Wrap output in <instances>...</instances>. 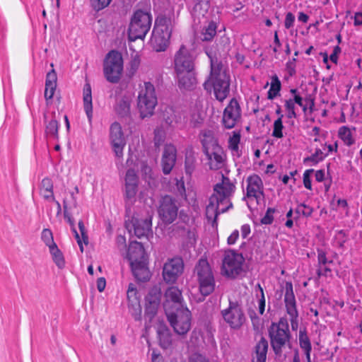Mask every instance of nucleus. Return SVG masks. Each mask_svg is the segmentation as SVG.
Returning <instances> with one entry per match:
<instances>
[{
    "label": "nucleus",
    "instance_id": "obj_1",
    "mask_svg": "<svg viewBox=\"0 0 362 362\" xmlns=\"http://www.w3.org/2000/svg\"><path fill=\"white\" fill-rule=\"evenodd\" d=\"M221 177V182L214 185V193L209 197L206 207V216L209 221H212L213 226L217 225L218 215L233 207L229 198L234 193L235 186L228 177L222 174Z\"/></svg>",
    "mask_w": 362,
    "mask_h": 362
},
{
    "label": "nucleus",
    "instance_id": "obj_2",
    "mask_svg": "<svg viewBox=\"0 0 362 362\" xmlns=\"http://www.w3.org/2000/svg\"><path fill=\"white\" fill-rule=\"evenodd\" d=\"M204 50L210 59L211 71L208 80L203 84L204 88L206 90L213 88L216 100L222 102L230 93V75L223 69L222 62L217 59L211 49L205 47Z\"/></svg>",
    "mask_w": 362,
    "mask_h": 362
},
{
    "label": "nucleus",
    "instance_id": "obj_3",
    "mask_svg": "<svg viewBox=\"0 0 362 362\" xmlns=\"http://www.w3.org/2000/svg\"><path fill=\"white\" fill-rule=\"evenodd\" d=\"M271 348L276 360H285L292 352V334L286 317H282L277 322H272L268 327Z\"/></svg>",
    "mask_w": 362,
    "mask_h": 362
},
{
    "label": "nucleus",
    "instance_id": "obj_4",
    "mask_svg": "<svg viewBox=\"0 0 362 362\" xmlns=\"http://www.w3.org/2000/svg\"><path fill=\"white\" fill-rule=\"evenodd\" d=\"M152 23L151 15L142 10L136 11L132 18L128 28V35L130 41L144 39L149 31Z\"/></svg>",
    "mask_w": 362,
    "mask_h": 362
},
{
    "label": "nucleus",
    "instance_id": "obj_5",
    "mask_svg": "<svg viewBox=\"0 0 362 362\" xmlns=\"http://www.w3.org/2000/svg\"><path fill=\"white\" fill-rule=\"evenodd\" d=\"M245 257L242 253L234 250H227L224 252L222 262V274L226 277L235 279L243 272Z\"/></svg>",
    "mask_w": 362,
    "mask_h": 362
},
{
    "label": "nucleus",
    "instance_id": "obj_6",
    "mask_svg": "<svg viewBox=\"0 0 362 362\" xmlns=\"http://www.w3.org/2000/svg\"><path fill=\"white\" fill-rule=\"evenodd\" d=\"M199 288L204 296L210 295L215 288V280L211 267L206 259H200L195 267Z\"/></svg>",
    "mask_w": 362,
    "mask_h": 362
},
{
    "label": "nucleus",
    "instance_id": "obj_7",
    "mask_svg": "<svg viewBox=\"0 0 362 362\" xmlns=\"http://www.w3.org/2000/svg\"><path fill=\"white\" fill-rule=\"evenodd\" d=\"M104 75L107 81L112 83L119 82L123 71L122 54L117 50H111L106 55L103 64Z\"/></svg>",
    "mask_w": 362,
    "mask_h": 362
},
{
    "label": "nucleus",
    "instance_id": "obj_8",
    "mask_svg": "<svg viewBox=\"0 0 362 362\" xmlns=\"http://www.w3.org/2000/svg\"><path fill=\"white\" fill-rule=\"evenodd\" d=\"M174 332L179 335H185L191 328L192 313L185 308L165 313Z\"/></svg>",
    "mask_w": 362,
    "mask_h": 362
},
{
    "label": "nucleus",
    "instance_id": "obj_9",
    "mask_svg": "<svg viewBox=\"0 0 362 362\" xmlns=\"http://www.w3.org/2000/svg\"><path fill=\"white\" fill-rule=\"evenodd\" d=\"M156 105L157 98L153 86L150 82L145 83V88L141 90L138 96L137 106L140 117L144 119L152 116Z\"/></svg>",
    "mask_w": 362,
    "mask_h": 362
},
{
    "label": "nucleus",
    "instance_id": "obj_10",
    "mask_svg": "<svg viewBox=\"0 0 362 362\" xmlns=\"http://www.w3.org/2000/svg\"><path fill=\"white\" fill-rule=\"evenodd\" d=\"M283 291H284L285 308L287 314L289 315L291 329L293 331H296L298 328L299 313L291 281H286L285 285L282 286L279 298H281Z\"/></svg>",
    "mask_w": 362,
    "mask_h": 362
},
{
    "label": "nucleus",
    "instance_id": "obj_11",
    "mask_svg": "<svg viewBox=\"0 0 362 362\" xmlns=\"http://www.w3.org/2000/svg\"><path fill=\"white\" fill-rule=\"evenodd\" d=\"M221 313L224 321L233 329H239L246 320L243 308L238 301L229 300L228 307L222 310Z\"/></svg>",
    "mask_w": 362,
    "mask_h": 362
},
{
    "label": "nucleus",
    "instance_id": "obj_12",
    "mask_svg": "<svg viewBox=\"0 0 362 362\" xmlns=\"http://www.w3.org/2000/svg\"><path fill=\"white\" fill-rule=\"evenodd\" d=\"M178 210L177 201L170 195H165L160 201L158 214L165 225H170L177 218Z\"/></svg>",
    "mask_w": 362,
    "mask_h": 362
},
{
    "label": "nucleus",
    "instance_id": "obj_13",
    "mask_svg": "<svg viewBox=\"0 0 362 362\" xmlns=\"http://www.w3.org/2000/svg\"><path fill=\"white\" fill-rule=\"evenodd\" d=\"M185 264L183 259L175 256L168 259L163 264L162 276L163 281L168 284H174L184 272Z\"/></svg>",
    "mask_w": 362,
    "mask_h": 362
},
{
    "label": "nucleus",
    "instance_id": "obj_14",
    "mask_svg": "<svg viewBox=\"0 0 362 362\" xmlns=\"http://www.w3.org/2000/svg\"><path fill=\"white\" fill-rule=\"evenodd\" d=\"M242 110L236 98H233L223 112L222 124L228 129H233L240 120Z\"/></svg>",
    "mask_w": 362,
    "mask_h": 362
},
{
    "label": "nucleus",
    "instance_id": "obj_15",
    "mask_svg": "<svg viewBox=\"0 0 362 362\" xmlns=\"http://www.w3.org/2000/svg\"><path fill=\"white\" fill-rule=\"evenodd\" d=\"M110 142L115 156L121 158L123 156V149L126 145V139L121 124L113 122L110 127Z\"/></svg>",
    "mask_w": 362,
    "mask_h": 362
},
{
    "label": "nucleus",
    "instance_id": "obj_16",
    "mask_svg": "<svg viewBox=\"0 0 362 362\" xmlns=\"http://www.w3.org/2000/svg\"><path fill=\"white\" fill-rule=\"evenodd\" d=\"M162 293L160 288L156 286L151 288L145 297L146 319L151 321L157 314L158 308L160 303Z\"/></svg>",
    "mask_w": 362,
    "mask_h": 362
},
{
    "label": "nucleus",
    "instance_id": "obj_17",
    "mask_svg": "<svg viewBox=\"0 0 362 362\" xmlns=\"http://www.w3.org/2000/svg\"><path fill=\"white\" fill-rule=\"evenodd\" d=\"M125 226L129 230L133 228L134 235L138 238L148 237L152 233V216H148L144 219L132 216L130 221L125 222Z\"/></svg>",
    "mask_w": 362,
    "mask_h": 362
},
{
    "label": "nucleus",
    "instance_id": "obj_18",
    "mask_svg": "<svg viewBox=\"0 0 362 362\" xmlns=\"http://www.w3.org/2000/svg\"><path fill=\"white\" fill-rule=\"evenodd\" d=\"M174 64L175 72L194 71L193 57L185 45H181L175 54Z\"/></svg>",
    "mask_w": 362,
    "mask_h": 362
},
{
    "label": "nucleus",
    "instance_id": "obj_19",
    "mask_svg": "<svg viewBox=\"0 0 362 362\" xmlns=\"http://www.w3.org/2000/svg\"><path fill=\"white\" fill-rule=\"evenodd\" d=\"M165 298L163 308L165 313L185 308L182 304V291L177 286L169 287L165 292Z\"/></svg>",
    "mask_w": 362,
    "mask_h": 362
},
{
    "label": "nucleus",
    "instance_id": "obj_20",
    "mask_svg": "<svg viewBox=\"0 0 362 362\" xmlns=\"http://www.w3.org/2000/svg\"><path fill=\"white\" fill-rule=\"evenodd\" d=\"M177 159V148L172 144H167L163 148L161 165L163 174L168 175L175 165Z\"/></svg>",
    "mask_w": 362,
    "mask_h": 362
},
{
    "label": "nucleus",
    "instance_id": "obj_21",
    "mask_svg": "<svg viewBox=\"0 0 362 362\" xmlns=\"http://www.w3.org/2000/svg\"><path fill=\"white\" fill-rule=\"evenodd\" d=\"M171 31L153 30L151 37V45L156 52H163L166 49L170 43Z\"/></svg>",
    "mask_w": 362,
    "mask_h": 362
},
{
    "label": "nucleus",
    "instance_id": "obj_22",
    "mask_svg": "<svg viewBox=\"0 0 362 362\" xmlns=\"http://www.w3.org/2000/svg\"><path fill=\"white\" fill-rule=\"evenodd\" d=\"M247 197H254L258 200L260 196L264 195L263 182L258 175L253 174L250 175L247 178Z\"/></svg>",
    "mask_w": 362,
    "mask_h": 362
},
{
    "label": "nucleus",
    "instance_id": "obj_23",
    "mask_svg": "<svg viewBox=\"0 0 362 362\" xmlns=\"http://www.w3.org/2000/svg\"><path fill=\"white\" fill-rule=\"evenodd\" d=\"M200 140L203 147V152L208 159L211 160V154H210V151L215 148L218 149V146H220L214 136V132L209 129L202 131L200 133Z\"/></svg>",
    "mask_w": 362,
    "mask_h": 362
},
{
    "label": "nucleus",
    "instance_id": "obj_24",
    "mask_svg": "<svg viewBox=\"0 0 362 362\" xmlns=\"http://www.w3.org/2000/svg\"><path fill=\"white\" fill-rule=\"evenodd\" d=\"M163 119L168 126L174 127L182 124L185 122V117L180 109L168 106L163 112Z\"/></svg>",
    "mask_w": 362,
    "mask_h": 362
},
{
    "label": "nucleus",
    "instance_id": "obj_25",
    "mask_svg": "<svg viewBox=\"0 0 362 362\" xmlns=\"http://www.w3.org/2000/svg\"><path fill=\"white\" fill-rule=\"evenodd\" d=\"M177 86L181 90H192L195 88L197 81L194 71L176 72Z\"/></svg>",
    "mask_w": 362,
    "mask_h": 362
},
{
    "label": "nucleus",
    "instance_id": "obj_26",
    "mask_svg": "<svg viewBox=\"0 0 362 362\" xmlns=\"http://www.w3.org/2000/svg\"><path fill=\"white\" fill-rule=\"evenodd\" d=\"M132 274L137 281L146 282L151 278V272L148 268L146 260L131 262Z\"/></svg>",
    "mask_w": 362,
    "mask_h": 362
},
{
    "label": "nucleus",
    "instance_id": "obj_27",
    "mask_svg": "<svg viewBox=\"0 0 362 362\" xmlns=\"http://www.w3.org/2000/svg\"><path fill=\"white\" fill-rule=\"evenodd\" d=\"M146 252L143 245L137 241H132L127 250V258L131 262L146 260Z\"/></svg>",
    "mask_w": 362,
    "mask_h": 362
},
{
    "label": "nucleus",
    "instance_id": "obj_28",
    "mask_svg": "<svg viewBox=\"0 0 362 362\" xmlns=\"http://www.w3.org/2000/svg\"><path fill=\"white\" fill-rule=\"evenodd\" d=\"M52 117L50 121L47 122V115L44 114V120L45 123V134L47 136H50L54 140L59 139V124L56 119L55 112H52Z\"/></svg>",
    "mask_w": 362,
    "mask_h": 362
},
{
    "label": "nucleus",
    "instance_id": "obj_29",
    "mask_svg": "<svg viewBox=\"0 0 362 362\" xmlns=\"http://www.w3.org/2000/svg\"><path fill=\"white\" fill-rule=\"evenodd\" d=\"M131 100L127 95L122 96L116 101L115 111L118 117L126 118L130 116Z\"/></svg>",
    "mask_w": 362,
    "mask_h": 362
},
{
    "label": "nucleus",
    "instance_id": "obj_30",
    "mask_svg": "<svg viewBox=\"0 0 362 362\" xmlns=\"http://www.w3.org/2000/svg\"><path fill=\"white\" fill-rule=\"evenodd\" d=\"M268 347V341L264 337H262L254 348L256 362H266Z\"/></svg>",
    "mask_w": 362,
    "mask_h": 362
},
{
    "label": "nucleus",
    "instance_id": "obj_31",
    "mask_svg": "<svg viewBox=\"0 0 362 362\" xmlns=\"http://www.w3.org/2000/svg\"><path fill=\"white\" fill-rule=\"evenodd\" d=\"M53 182L49 177L42 179L40 185V194L47 201H54Z\"/></svg>",
    "mask_w": 362,
    "mask_h": 362
},
{
    "label": "nucleus",
    "instance_id": "obj_32",
    "mask_svg": "<svg viewBox=\"0 0 362 362\" xmlns=\"http://www.w3.org/2000/svg\"><path fill=\"white\" fill-rule=\"evenodd\" d=\"M83 107L89 120L93 116L91 87L89 83H86L83 87Z\"/></svg>",
    "mask_w": 362,
    "mask_h": 362
},
{
    "label": "nucleus",
    "instance_id": "obj_33",
    "mask_svg": "<svg viewBox=\"0 0 362 362\" xmlns=\"http://www.w3.org/2000/svg\"><path fill=\"white\" fill-rule=\"evenodd\" d=\"M222 153L223 151L221 146H218V149L215 148L210 151L211 159L209 160V168L211 170H218L223 166L224 159Z\"/></svg>",
    "mask_w": 362,
    "mask_h": 362
},
{
    "label": "nucleus",
    "instance_id": "obj_34",
    "mask_svg": "<svg viewBox=\"0 0 362 362\" xmlns=\"http://www.w3.org/2000/svg\"><path fill=\"white\" fill-rule=\"evenodd\" d=\"M177 217L179 221L173 225V230L185 232L186 226L189 225L190 221L189 215L185 210L182 209L180 211H178Z\"/></svg>",
    "mask_w": 362,
    "mask_h": 362
},
{
    "label": "nucleus",
    "instance_id": "obj_35",
    "mask_svg": "<svg viewBox=\"0 0 362 362\" xmlns=\"http://www.w3.org/2000/svg\"><path fill=\"white\" fill-rule=\"evenodd\" d=\"M196 168V158L192 149H187L185 152V168L187 175H191Z\"/></svg>",
    "mask_w": 362,
    "mask_h": 362
},
{
    "label": "nucleus",
    "instance_id": "obj_36",
    "mask_svg": "<svg viewBox=\"0 0 362 362\" xmlns=\"http://www.w3.org/2000/svg\"><path fill=\"white\" fill-rule=\"evenodd\" d=\"M160 346L163 349L169 348L172 344V338L170 331L166 327L160 328L158 332Z\"/></svg>",
    "mask_w": 362,
    "mask_h": 362
},
{
    "label": "nucleus",
    "instance_id": "obj_37",
    "mask_svg": "<svg viewBox=\"0 0 362 362\" xmlns=\"http://www.w3.org/2000/svg\"><path fill=\"white\" fill-rule=\"evenodd\" d=\"M216 23L214 21L209 23L208 25L203 28L200 35L202 41H211L216 35Z\"/></svg>",
    "mask_w": 362,
    "mask_h": 362
},
{
    "label": "nucleus",
    "instance_id": "obj_38",
    "mask_svg": "<svg viewBox=\"0 0 362 362\" xmlns=\"http://www.w3.org/2000/svg\"><path fill=\"white\" fill-rule=\"evenodd\" d=\"M281 89V81L277 75L272 76L271 86L267 92V98L269 100H273L278 95H280V91Z\"/></svg>",
    "mask_w": 362,
    "mask_h": 362
},
{
    "label": "nucleus",
    "instance_id": "obj_39",
    "mask_svg": "<svg viewBox=\"0 0 362 362\" xmlns=\"http://www.w3.org/2000/svg\"><path fill=\"white\" fill-rule=\"evenodd\" d=\"M153 30L163 31H171V19L165 16H159L156 18L155 25Z\"/></svg>",
    "mask_w": 362,
    "mask_h": 362
},
{
    "label": "nucleus",
    "instance_id": "obj_40",
    "mask_svg": "<svg viewBox=\"0 0 362 362\" xmlns=\"http://www.w3.org/2000/svg\"><path fill=\"white\" fill-rule=\"evenodd\" d=\"M49 252L52 255V259L57 267L62 269L65 267V260L62 251L58 248L57 245L49 248Z\"/></svg>",
    "mask_w": 362,
    "mask_h": 362
},
{
    "label": "nucleus",
    "instance_id": "obj_41",
    "mask_svg": "<svg viewBox=\"0 0 362 362\" xmlns=\"http://www.w3.org/2000/svg\"><path fill=\"white\" fill-rule=\"evenodd\" d=\"M211 6V0H195L193 7L194 14L204 16Z\"/></svg>",
    "mask_w": 362,
    "mask_h": 362
},
{
    "label": "nucleus",
    "instance_id": "obj_42",
    "mask_svg": "<svg viewBox=\"0 0 362 362\" xmlns=\"http://www.w3.org/2000/svg\"><path fill=\"white\" fill-rule=\"evenodd\" d=\"M338 136L348 146L353 145L355 142L350 129L346 126H342L339 129Z\"/></svg>",
    "mask_w": 362,
    "mask_h": 362
},
{
    "label": "nucleus",
    "instance_id": "obj_43",
    "mask_svg": "<svg viewBox=\"0 0 362 362\" xmlns=\"http://www.w3.org/2000/svg\"><path fill=\"white\" fill-rule=\"evenodd\" d=\"M327 156L328 153L324 154L320 148H317L314 153L304 158L303 163L308 164L312 163L313 165H317L318 163L322 161Z\"/></svg>",
    "mask_w": 362,
    "mask_h": 362
},
{
    "label": "nucleus",
    "instance_id": "obj_44",
    "mask_svg": "<svg viewBox=\"0 0 362 362\" xmlns=\"http://www.w3.org/2000/svg\"><path fill=\"white\" fill-rule=\"evenodd\" d=\"M299 346L304 351H312L310 340L307 334L306 329H300L299 331Z\"/></svg>",
    "mask_w": 362,
    "mask_h": 362
},
{
    "label": "nucleus",
    "instance_id": "obj_45",
    "mask_svg": "<svg viewBox=\"0 0 362 362\" xmlns=\"http://www.w3.org/2000/svg\"><path fill=\"white\" fill-rule=\"evenodd\" d=\"M138 185H125V200H126V211L129 209L130 206L127 207V202L132 201L134 199L137 192Z\"/></svg>",
    "mask_w": 362,
    "mask_h": 362
},
{
    "label": "nucleus",
    "instance_id": "obj_46",
    "mask_svg": "<svg viewBox=\"0 0 362 362\" xmlns=\"http://www.w3.org/2000/svg\"><path fill=\"white\" fill-rule=\"evenodd\" d=\"M41 239L49 248L57 245L54 241L52 232L49 228L43 229L41 234Z\"/></svg>",
    "mask_w": 362,
    "mask_h": 362
},
{
    "label": "nucleus",
    "instance_id": "obj_47",
    "mask_svg": "<svg viewBox=\"0 0 362 362\" xmlns=\"http://www.w3.org/2000/svg\"><path fill=\"white\" fill-rule=\"evenodd\" d=\"M283 122L282 119H280V118H277L274 122V128L272 132V136L277 138V139H281L284 137L283 134V129H284Z\"/></svg>",
    "mask_w": 362,
    "mask_h": 362
},
{
    "label": "nucleus",
    "instance_id": "obj_48",
    "mask_svg": "<svg viewBox=\"0 0 362 362\" xmlns=\"http://www.w3.org/2000/svg\"><path fill=\"white\" fill-rule=\"evenodd\" d=\"M348 233L344 230H339L337 232L334 240L337 242V246L340 248L344 247V244L348 240Z\"/></svg>",
    "mask_w": 362,
    "mask_h": 362
},
{
    "label": "nucleus",
    "instance_id": "obj_49",
    "mask_svg": "<svg viewBox=\"0 0 362 362\" xmlns=\"http://www.w3.org/2000/svg\"><path fill=\"white\" fill-rule=\"evenodd\" d=\"M139 177L136 171L130 168L127 170L125 176V185H138Z\"/></svg>",
    "mask_w": 362,
    "mask_h": 362
},
{
    "label": "nucleus",
    "instance_id": "obj_50",
    "mask_svg": "<svg viewBox=\"0 0 362 362\" xmlns=\"http://www.w3.org/2000/svg\"><path fill=\"white\" fill-rule=\"evenodd\" d=\"M317 267H321L322 265H326L327 264H332L333 260H328L327 258V253L322 248H317Z\"/></svg>",
    "mask_w": 362,
    "mask_h": 362
},
{
    "label": "nucleus",
    "instance_id": "obj_51",
    "mask_svg": "<svg viewBox=\"0 0 362 362\" xmlns=\"http://www.w3.org/2000/svg\"><path fill=\"white\" fill-rule=\"evenodd\" d=\"M276 209L269 207L265 213V215L261 218L260 223L262 225H271L274 221L273 214L275 213Z\"/></svg>",
    "mask_w": 362,
    "mask_h": 362
},
{
    "label": "nucleus",
    "instance_id": "obj_52",
    "mask_svg": "<svg viewBox=\"0 0 362 362\" xmlns=\"http://www.w3.org/2000/svg\"><path fill=\"white\" fill-rule=\"evenodd\" d=\"M313 209L305 204H300L296 209V213L298 214H302L303 216L309 217L312 215Z\"/></svg>",
    "mask_w": 362,
    "mask_h": 362
},
{
    "label": "nucleus",
    "instance_id": "obj_53",
    "mask_svg": "<svg viewBox=\"0 0 362 362\" xmlns=\"http://www.w3.org/2000/svg\"><path fill=\"white\" fill-rule=\"evenodd\" d=\"M285 109L287 111L286 117L288 119L296 118L297 114L295 111V104L291 101V98L285 100Z\"/></svg>",
    "mask_w": 362,
    "mask_h": 362
},
{
    "label": "nucleus",
    "instance_id": "obj_54",
    "mask_svg": "<svg viewBox=\"0 0 362 362\" xmlns=\"http://www.w3.org/2000/svg\"><path fill=\"white\" fill-rule=\"evenodd\" d=\"M240 141V133L233 132V134L232 136L229 138L228 144L229 147L232 151H238V144Z\"/></svg>",
    "mask_w": 362,
    "mask_h": 362
},
{
    "label": "nucleus",
    "instance_id": "obj_55",
    "mask_svg": "<svg viewBox=\"0 0 362 362\" xmlns=\"http://www.w3.org/2000/svg\"><path fill=\"white\" fill-rule=\"evenodd\" d=\"M165 141V134L160 129L154 130L153 142L156 147H159Z\"/></svg>",
    "mask_w": 362,
    "mask_h": 362
},
{
    "label": "nucleus",
    "instance_id": "obj_56",
    "mask_svg": "<svg viewBox=\"0 0 362 362\" xmlns=\"http://www.w3.org/2000/svg\"><path fill=\"white\" fill-rule=\"evenodd\" d=\"M63 208H64V218L67 220V222L69 223L71 227V230L75 228V223L74 219L73 218L71 214L68 211V206L66 201L64 199L63 202Z\"/></svg>",
    "mask_w": 362,
    "mask_h": 362
},
{
    "label": "nucleus",
    "instance_id": "obj_57",
    "mask_svg": "<svg viewBox=\"0 0 362 362\" xmlns=\"http://www.w3.org/2000/svg\"><path fill=\"white\" fill-rule=\"evenodd\" d=\"M314 172L313 169L306 170L303 173V185L308 189H312L310 175Z\"/></svg>",
    "mask_w": 362,
    "mask_h": 362
},
{
    "label": "nucleus",
    "instance_id": "obj_58",
    "mask_svg": "<svg viewBox=\"0 0 362 362\" xmlns=\"http://www.w3.org/2000/svg\"><path fill=\"white\" fill-rule=\"evenodd\" d=\"M112 0H91L92 5L93 8L100 11L107 7Z\"/></svg>",
    "mask_w": 362,
    "mask_h": 362
},
{
    "label": "nucleus",
    "instance_id": "obj_59",
    "mask_svg": "<svg viewBox=\"0 0 362 362\" xmlns=\"http://www.w3.org/2000/svg\"><path fill=\"white\" fill-rule=\"evenodd\" d=\"M57 73L54 69H52L47 74L45 86L57 85Z\"/></svg>",
    "mask_w": 362,
    "mask_h": 362
},
{
    "label": "nucleus",
    "instance_id": "obj_60",
    "mask_svg": "<svg viewBox=\"0 0 362 362\" xmlns=\"http://www.w3.org/2000/svg\"><path fill=\"white\" fill-rule=\"evenodd\" d=\"M78 228L81 235V238L83 240V242L85 245L88 244V236L87 233V230L86 229V227L84 226L83 221L82 220H80L78 221Z\"/></svg>",
    "mask_w": 362,
    "mask_h": 362
},
{
    "label": "nucleus",
    "instance_id": "obj_61",
    "mask_svg": "<svg viewBox=\"0 0 362 362\" xmlns=\"http://www.w3.org/2000/svg\"><path fill=\"white\" fill-rule=\"evenodd\" d=\"M56 88L57 85L45 86V98L47 103L49 100L52 99Z\"/></svg>",
    "mask_w": 362,
    "mask_h": 362
},
{
    "label": "nucleus",
    "instance_id": "obj_62",
    "mask_svg": "<svg viewBox=\"0 0 362 362\" xmlns=\"http://www.w3.org/2000/svg\"><path fill=\"white\" fill-rule=\"evenodd\" d=\"M295 16L291 12H288L284 21V26L286 29H290L294 25Z\"/></svg>",
    "mask_w": 362,
    "mask_h": 362
},
{
    "label": "nucleus",
    "instance_id": "obj_63",
    "mask_svg": "<svg viewBox=\"0 0 362 362\" xmlns=\"http://www.w3.org/2000/svg\"><path fill=\"white\" fill-rule=\"evenodd\" d=\"M140 64V59L138 56H135L130 61V73L134 74L138 69Z\"/></svg>",
    "mask_w": 362,
    "mask_h": 362
},
{
    "label": "nucleus",
    "instance_id": "obj_64",
    "mask_svg": "<svg viewBox=\"0 0 362 362\" xmlns=\"http://www.w3.org/2000/svg\"><path fill=\"white\" fill-rule=\"evenodd\" d=\"M189 362H209V361L200 354H194L190 357Z\"/></svg>",
    "mask_w": 362,
    "mask_h": 362
}]
</instances>
